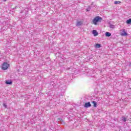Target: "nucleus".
<instances>
[{
	"label": "nucleus",
	"instance_id": "nucleus-13",
	"mask_svg": "<svg viewBox=\"0 0 131 131\" xmlns=\"http://www.w3.org/2000/svg\"><path fill=\"white\" fill-rule=\"evenodd\" d=\"M92 104H93L94 107H97V102L96 101H92Z\"/></svg>",
	"mask_w": 131,
	"mask_h": 131
},
{
	"label": "nucleus",
	"instance_id": "nucleus-3",
	"mask_svg": "<svg viewBox=\"0 0 131 131\" xmlns=\"http://www.w3.org/2000/svg\"><path fill=\"white\" fill-rule=\"evenodd\" d=\"M84 106L85 108H89V107H92V104H91V102H86L85 103Z\"/></svg>",
	"mask_w": 131,
	"mask_h": 131
},
{
	"label": "nucleus",
	"instance_id": "nucleus-2",
	"mask_svg": "<svg viewBox=\"0 0 131 131\" xmlns=\"http://www.w3.org/2000/svg\"><path fill=\"white\" fill-rule=\"evenodd\" d=\"M10 67V64L7 62H4L2 66L3 70H7Z\"/></svg>",
	"mask_w": 131,
	"mask_h": 131
},
{
	"label": "nucleus",
	"instance_id": "nucleus-10",
	"mask_svg": "<svg viewBox=\"0 0 131 131\" xmlns=\"http://www.w3.org/2000/svg\"><path fill=\"white\" fill-rule=\"evenodd\" d=\"M95 48H101V44H99V43H96L95 45Z\"/></svg>",
	"mask_w": 131,
	"mask_h": 131
},
{
	"label": "nucleus",
	"instance_id": "nucleus-14",
	"mask_svg": "<svg viewBox=\"0 0 131 131\" xmlns=\"http://www.w3.org/2000/svg\"><path fill=\"white\" fill-rule=\"evenodd\" d=\"M121 3L120 1H115L114 4L115 5H119Z\"/></svg>",
	"mask_w": 131,
	"mask_h": 131
},
{
	"label": "nucleus",
	"instance_id": "nucleus-9",
	"mask_svg": "<svg viewBox=\"0 0 131 131\" xmlns=\"http://www.w3.org/2000/svg\"><path fill=\"white\" fill-rule=\"evenodd\" d=\"M122 121L123 122H126V118L124 117H122Z\"/></svg>",
	"mask_w": 131,
	"mask_h": 131
},
{
	"label": "nucleus",
	"instance_id": "nucleus-15",
	"mask_svg": "<svg viewBox=\"0 0 131 131\" xmlns=\"http://www.w3.org/2000/svg\"><path fill=\"white\" fill-rule=\"evenodd\" d=\"M3 106H4V107H5V108H7V104H6V103H3Z\"/></svg>",
	"mask_w": 131,
	"mask_h": 131
},
{
	"label": "nucleus",
	"instance_id": "nucleus-16",
	"mask_svg": "<svg viewBox=\"0 0 131 131\" xmlns=\"http://www.w3.org/2000/svg\"><path fill=\"white\" fill-rule=\"evenodd\" d=\"M70 69V68H69L67 69V70H69Z\"/></svg>",
	"mask_w": 131,
	"mask_h": 131
},
{
	"label": "nucleus",
	"instance_id": "nucleus-18",
	"mask_svg": "<svg viewBox=\"0 0 131 131\" xmlns=\"http://www.w3.org/2000/svg\"><path fill=\"white\" fill-rule=\"evenodd\" d=\"M23 13V11H21V12H20V13Z\"/></svg>",
	"mask_w": 131,
	"mask_h": 131
},
{
	"label": "nucleus",
	"instance_id": "nucleus-11",
	"mask_svg": "<svg viewBox=\"0 0 131 131\" xmlns=\"http://www.w3.org/2000/svg\"><path fill=\"white\" fill-rule=\"evenodd\" d=\"M121 35L122 36H124L125 35H127V33H126V32H125V31H124L123 33L121 34Z\"/></svg>",
	"mask_w": 131,
	"mask_h": 131
},
{
	"label": "nucleus",
	"instance_id": "nucleus-8",
	"mask_svg": "<svg viewBox=\"0 0 131 131\" xmlns=\"http://www.w3.org/2000/svg\"><path fill=\"white\" fill-rule=\"evenodd\" d=\"M126 23L127 24H130L131 25V19L129 18V19H127L126 21Z\"/></svg>",
	"mask_w": 131,
	"mask_h": 131
},
{
	"label": "nucleus",
	"instance_id": "nucleus-1",
	"mask_svg": "<svg viewBox=\"0 0 131 131\" xmlns=\"http://www.w3.org/2000/svg\"><path fill=\"white\" fill-rule=\"evenodd\" d=\"M103 20V18L100 16H96L93 20L92 22L94 25H97L98 22H101Z\"/></svg>",
	"mask_w": 131,
	"mask_h": 131
},
{
	"label": "nucleus",
	"instance_id": "nucleus-4",
	"mask_svg": "<svg viewBox=\"0 0 131 131\" xmlns=\"http://www.w3.org/2000/svg\"><path fill=\"white\" fill-rule=\"evenodd\" d=\"M92 33L94 36H98V35L99 34V33H98L96 30H93Z\"/></svg>",
	"mask_w": 131,
	"mask_h": 131
},
{
	"label": "nucleus",
	"instance_id": "nucleus-7",
	"mask_svg": "<svg viewBox=\"0 0 131 131\" xmlns=\"http://www.w3.org/2000/svg\"><path fill=\"white\" fill-rule=\"evenodd\" d=\"M111 36V33L106 32L105 33V36H106V37H110V36Z\"/></svg>",
	"mask_w": 131,
	"mask_h": 131
},
{
	"label": "nucleus",
	"instance_id": "nucleus-5",
	"mask_svg": "<svg viewBox=\"0 0 131 131\" xmlns=\"http://www.w3.org/2000/svg\"><path fill=\"white\" fill-rule=\"evenodd\" d=\"M5 83H6V84H12L13 82L10 80H7L6 81Z\"/></svg>",
	"mask_w": 131,
	"mask_h": 131
},
{
	"label": "nucleus",
	"instance_id": "nucleus-12",
	"mask_svg": "<svg viewBox=\"0 0 131 131\" xmlns=\"http://www.w3.org/2000/svg\"><path fill=\"white\" fill-rule=\"evenodd\" d=\"M110 28H112L113 29H114V28H115V26L111 24H110Z\"/></svg>",
	"mask_w": 131,
	"mask_h": 131
},
{
	"label": "nucleus",
	"instance_id": "nucleus-17",
	"mask_svg": "<svg viewBox=\"0 0 131 131\" xmlns=\"http://www.w3.org/2000/svg\"><path fill=\"white\" fill-rule=\"evenodd\" d=\"M4 2H7V0H3Z\"/></svg>",
	"mask_w": 131,
	"mask_h": 131
},
{
	"label": "nucleus",
	"instance_id": "nucleus-6",
	"mask_svg": "<svg viewBox=\"0 0 131 131\" xmlns=\"http://www.w3.org/2000/svg\"><path fill=\"white\" fill-rule=\"evenodd\" d=\"M82 25V22L81 21H77L76 26H81Z\"/></svg>",
	"mask_w": 131,
	"mask_h": 131
}]
</instances>
